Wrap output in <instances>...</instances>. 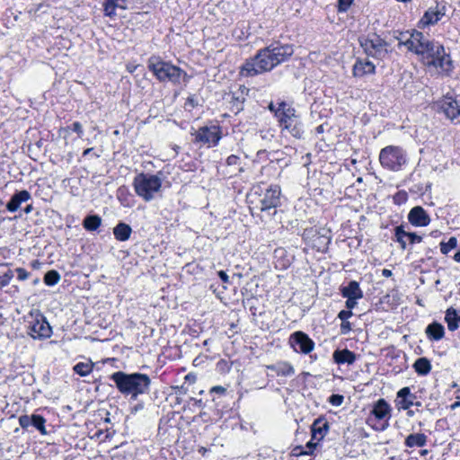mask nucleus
Masks as SVG:
<instances>
[{
    "label": "nucleus",
    "mask_w": 460,
    "mask_h": 460,
    "mask_svg": "<svg viewBox=\"0 0 460 460\" xmlns=\"http://www.w3.org/2000/svg\"><path fill=\"white\" fill-rule=\"evenodd\" d=\"M457 247V239L455 236L449 238V240L445 243H440V251L443 254H447L451 250Z\"/></svg>",
    "instance_id": "36"
},
{
    "label": "nucleus",
    "mask_w": 460,
    "mask_h": 460,
    "mask_svg": "<svg viewBox=\"0 0 460 460\" xmlns=\"http://www.w3.org/2000/svg\"><path fill=\"white\" fill-rule=\"evenodd\" d=\"M190 104H191V106H194V100L193 98H188V101H187Z\"/></svg>",
    "instance_id": "62"
},
{
    "label": "nucleus",
    "mask_w": 460,
    "mask_h": 460,
    "mask_svg": "<svg viewBox=\"0 0 460 460\" xmlns=\"http://www.w3.org/2000/svg\"><path fill=\"white\" fill-rule=\"evenodd\" d=\"M147 66L160 82H171L178 84L181 82V78L186 76V73L180 67L163 61L158 57H151L148 59Z\"/></svg>",
    "instance_id": "5"
},
{
    "label": "nucleus",
    "mask_w": 460,
    "mask_h": 460,
    "mask_svg": "<svg viewBox=\"0 0 460 460\" xmlns=\"http://www.w3.org/2000/svg\"><path fill=\"white\" fill-rule=\"evenodd\" d=\"M93 148H87L84 151L83 155L85 156L92 152Z\"/></svg>",
    "instance_id": "59"
},
{
    "label": "nucleus",
    "mask_w": 460,
    "mask_h": 460,
    "mask_svg": "<svg viewBox=\"0 0 460 460\" xmlns=\"http://www.w3.org/2000/svg\"><path fill=\"white\" fill-rule=\"evenodd\" d=\"M239 160L240 158L237 155H231L226 159V164L229 166L235 165L238 164Z\"/></svg>",
    "instance_id": "49"
},
{
    "label": "nucleus",
    "mask_w": 460,
    "mask_h": 460,
    "mask_svg": "<svg viewBox=\"0 0 460 460\" xmlns=\"http://www.w3.org/2000/svg\"><path fill=\"white\" fill-rule=\"evenodd\" d=\"M397 40L399 41V46L403 45L406 47V42H408V40L410 41L411 40V33L409 34L408 31L400 33V36L397 37Z\"/></svg>",
    "instance_id": "44"
},
{
    "label": "nucleus",
    "mask_w": 460,
    "mask_h": 460,
    "mask_svg": "<svg viewBox=\"0 0 460 460\" xmlns=\"http://www.w3.org/2000/svg\"><path fill=\"white\" fill-rule=\"evenodd\" d=\"M428 453V450H422L421 455H426Z\"/></svg>",
    "instance_id": "64"
},
{
    "label": "nucleus",
    "mask_w": 460,
    "mask_h": 460,
    "mask_svg": "<svg viewBox=\"0 0 460 460\" xmlns=\"http://www.w3.org/2000/svg\"><path fill=\"white\" fill-rule=\"evenodd\" d=\"M294 53L290 44L272 43L261 49L254 57L245 60L240 67V75L245 77H252L270 72L279 64L287 61Z\"/></svg>",
    "instance_id": "1"
},
{
    "label": "nucleus",
    "mask_w": 460,
    "mask_h": 460,
    "mask_svg": "<svg viewBox=\"0 0 460 460\" xmlns=\"http://www.w3.org/2000/svg\"><path fill=\"white\" fill-rule=\"evenodd\" d=\"M408 221L414 226H427L430 223V217L422 207L416 206L410 210Z\"/></svg>",
    "instance_id": "18"
},
{
    "label": "nucleus",
    "mask_w": 460,
    "mask_h": 460,
    "mask_svg": "<svg viewBox=\"0 0 460 460\" xmlns=\"http://www.w3.org/2000/svg\"><path fill=\"white\" fill-rule=\"evenodd\" d=\"M401 199H403L405 200L406 199V194L405 193H398L395 197H394V201L395 202H400Z\"/></svg>",
    "instance_id": "53"
},
{
    "label": "nucleus",
    "mask_w": 460,
    "mask_h": 460,
    "mask_svg": "<svg viewBox=\"0 0 460 460\" xmlns=\"http://www.w3.org/2000/svg\"><path fill=\"white\" fill-rule=\"evenodd\" d=\"M266 367L275 372L278 376H291L295 374L294 367L287 361H278L275 364L266 366Z\"/></svg>",
    "instance_id": "21"
},
{
    "label": "nucleus",
    "mask_w": 460,
    "mask_h": 460,
    "mask_svg": "<svg viewBox=\"0 0 460 460\" xmlns=\"http://www.w3.org/2000/svg\"><path fill=\"white\" fill-rule=\"evenodd\" d=\"M32 208H32V205H28V206H26V208H24V212H25L26 214H28V213L31 212Z\"/></svg>",
    "instance_id": "57"
},
{
    "label": "nucleus",
    "mask_w": 460,
    "mask_h": 460,
    "mask_svg": "<svg viewBox=\"0 0 460 460\" xmlns=\"http://www.w3.org/2000/svg\"><path fill=\"white\" fill-rule=\"evenodd\" d=\"M131 234H132L131 226L123 222H119L113 228L114 237L119 242L128 241L130 238Z\"/></svg>",
    "instance_id": "28"
},
{
    "label": "nucleus",
    "mask_w": 460,
    "mask_h": 460,
    "mask_svg": "<svg viewBox=\"0 0 460 460\" xmlns=\"http://www.w3.org/2000/svg\"><path fill=\"white\" fill-rule=\"evenodd\" d=\"M353 1L354 0H338L339 12H346L350 7Z\"/></svg>",
    "instance_id": "42"
},
{
    "label": "nucleus",
    "mask_w": 460,
    "mask_h": 460,
    "mask_svg": "<svg viewBox=\"0 0 460 460\" xmlns=\"http://www.w3.org/2000/svg\"><path fill=\"white\" fill-rule=\"evenodd\" d=\"M111 379L115 383L119 393L126 396L129 395L134 400L138 395L146 394L151 385L150 377L142 373L127 374L118 371L111 376Z\"/></svg>",
    "instance_id": "3"
},
{
    "label": "nucleus",
    "mask_w": 460,
    "mask_h": 460,
    "mask_svg": "<svg viewBox=\"0 0 460 460\" xmlns=\"http://www.w3.org/2000/svg\"><path fill=\"white\" fill-rule=\"evenodd\" d=\"M379 161L384 168L397 172L406 164L407 156L402 148L388 146L380 151Z\"/></svg>",
    "instance_id": "7"
},
{
    "label": "nucleus",
    "mask_w": 460,
    "mask_h": 460,
    "mask_svg": "<svg viewBox=\"0 0 460 460\" xmlns=\"http://www.w3.org/2000/svg\"><path fill=\"white\" fill-rule=\"evenodd\" d=\"M28 334L33 339L45 340L51 336L52 328L43 314H37L29 322Z\"/></svg>",
    "instance_id": "11"
},
{
    "label": "nucleus",
    "mask_w": 460,
    "mask_h": 460,
    "mask_svg": "<svg viewBox=\"0 0 460 460\" xmlns=\"http://www.w3.org/2000/svg\"><path fill=\"white\" fill-rule=\"evenodd\" d=\"M357 298H347L346 307L349 310L353 309L357 305Z\"/></svg>",
    "instance_id": "50"
},
{
    "label": "nucleus",
    "mask_w": 460,
    "mask_h": 460,
    "mask_svg": "<svg viewBox=\"0 0 460 460\" xmlns=\"http://www.w3.org/2000/svg\"><path fill=\"white\" fill-rule=\"evenodd\" d=\"M32 415H22L19 417V424L22 429H27L31 425Z\"/></svg>",
    "instance_id": "40"
},
{
    "label": "nucleus",
    "mask_w": 460,
    "mask_h": 460,
    "mask_svg": "<svg viewBox=\"0 0 460 460\" xmlns=\"http://www.w3.org/2000/svg\"><path fill=\"white\" fill-rule=\"evenodd\" d=\"M31 198V196L28 190L18 191L12 196L10 201L6 204V208L10 212H14L18 210L22 202L28 201Z\"/></svg>",
    "instance_id": "20"
},
{
    "label": "nucleus",
    "mask_w": 460,
    "mask_h": 460,
    "mask_svg": "<svg viewBox=\"0 0 460 460\" xmlns=\"http://www.w3.org/2000/svg\"><path fill=\"white\" fill-rule=\"evenodd\" d=\"M332 358L337 364H349L352 365L356 360V355L354 352L344 349H336L332 354Z\"/></svg>",
    "instance_id": "22"
},
{
    "label": "nucleus",
    "mask_w": 460,
    "mask_h": 460,
    "mask_svg": "<svg viewBox=\"0 0 460 460\" xmlns=\"http://www.w3.org/2000/svg\"><path fill=\"white\" fill-rule=\"evenodd\" d=\"M413 367L419 375L426 376L431 370V364L427 358H420L415 361Z\"/></svg>",
    "instance_id": "31"
},
{
    "label": "nucleus",
    "mask_w": 460,
    "mask_h": 460,
    "mask_svg": "<svg viewBox=\"0 0 460 460\" xmlns=\"http://www.w3.org/2000/svg\"><path fill=\"white\" fill-rule=\"evenodd\" d=\"M280 193L281 190L279 185H271L260 199L258 208L262 212L276 209L280 204ZM275 212L276 210H274Z\"/></svg>",
    "instance_id": "13"
},
{
    "label": "nucleus",
    "mask_w": 460,
    "mask_h": 460,
    "mask_svg": "<svg viewBox=\"0 0 460 460\" xmlns=\"http://www.w3.org/2000/svg\"><path fill=\"white\" fill-rule=\"evenodd\" d=\"M105 15L112 17L116 15V9L126 10L128 8L127 0H105L104 4Z\"/></svg>",
    "instance_id": "26"
},
{
    "label": "nucleus",
    "mask_w": 460,
    "mask_h": 460,
    "mask_svg": "<svg viewBox=\"0 0 460 460\" xmlns=\"http://www.w3.org/2000/svg\"><path fill=\"white\" fill-rule=\"evenodd\" d=\"M59 280H60V275L55 270H49L44 276V283L47 286H54V285L58 284L59 282Z\"/></svg>",
    "instance_id": "35"
},
{
    "label": "nucleus",
    "mask_w": 460,
    "mask_h": 460,
    "mask_svg": "<svg viewBox=\"0 0 460 460\" xmlns=\"http://www.w3.org/2000/svg\"><path fill=\"white\" fill-rule=\"evenodd\" d=\"M445 321L447 323L448 330L455 332L459 327L460 313L454 307H449L446 311Z\"/></svg>",
    "instance_id": "29"
},
{
    "label": "nucleus",
    "mask_w": 460,
    "mask_h": 460,
    "mask_svg": "<svg viewBox=\"0 0 460 460\" xmlns=\"http://www.w3.org/2000/svg\"><path fill=\"white\" fill-rule=\"evenodd\" d=\"M370 414L367 423L370 424L375 420L376 423L372 425L374 429L384 431L388 429L389 420L392 416V407L385 399L381 398L373 404Z\"/></svg>",
    "instance_id": "8"
},
{
    "label": "nucleus",
    "mask_w": 460,
    "mask_h": 460,
    "mask_svg": "<svg viewBox=\"0 0 460 460\" xmlns=\"http://www.w3.org/2000/svg\"><path fill=\"white\" fill-rule=\"evenodd\" d=\"M428 437L424 433H411L408 435L404 440L407 447H422L426 446Z\"/></svg>",
    "instance_id": "27"
},
{
    "label": "nucleus",
    "mask_w": 460,
    "mask_h": 460,
    "mask_svg": "<svg viewBox=\"0 0 460 460\" xmlns=\"http://www.w3.org/2000/svg\"><path fill=\"white\" fill-rule=\"evenodd\" d=\"M93 368V364L89 362H79L74 367V371L81 376H86Z\"/></svg>",
    "instance_id": "34"
},
{
    "label": "nucleus",
    "mask_w": 460,
    "mask_h": 460,
    "mask_svg": "<svg viewBox=\"0 0 460 460\" xmlns=\"http://www.w3.org/2000/svg\"><path fill=\"white\" fill-rule=\"evenodd\" d=\"M376 66L370 61H360L358 60L353 66V75L361 77L365 75H371L375 73Z\"/></svg>",
    "instance_id": "23"
},
{
    "label": "nucleus",
    "mask_w": 460,
    "mask_h": 460,
    "mask_svg": "<svg viewBox=\"0 0 460 460\" xmlns=\"http://www.w3.org/2000/svg\"><path fill=\"white\" fill-rule=\"evenodd\" d=\"M352 312L351 310H341L339 314H338V318L341 320V322H344V321H347V319H349V317L352 316Z\"/></svg>",
    "instance_id": "46"
},
{
    "label": "nucleus",
    "mask_w": 460,
    "mask_h": 460,
    "mask_svg": "<svg viewBox=\"0 0 460 460\" xmlns=\"http://www.w3.org/2000/svg\"><path fill=\"white\" fill-rule=\"evenodd\" d=\"M438 43L430 41L422 32L414 31L411 32V40L406 42V48L426 58L432 54Z\"/></svg>",
    "instance_id": "10"
},
{
    "label": "nucleus",
    "mask_w": 460,
    "mask_h": 460,
    "mask_svg": "<svg viewBox=\"0 0 460 460\" xmlns=\"http://www.w3.org/2000/svg\"><path fill=\"white\" fill-rule=\"evenodd\" d=\"M358 41L360 47L368 57L383 59L388 54L387 42L376 33L361 36Z\"/></svg>",
    "instance_id": "9"
},
{
    "label": "nucleus",
    "mask_w": 460,
    "mask_h": 460,
    "mask_svg": "<svg viewBox=\"0 0 460 460\" xmlns=\"http://www.w3.org/2000/svg\"><path fill=\"white\" fill-rule=\"evenodd\" d=\"M406 237L411 244L419 243L422 241V237L415 233L406 232Z\"/></svg>",
    "instance_id": "43"
},
{
    "label": "nucleus",
    "mask_w": 460,
    "mask_h": 460,
    "mask_svg": "<svg viewBox=\"0 0 460 460\" xmlns=\"http://www.w3.org/2000/svg\"><path fill=\"white\" fill-rule=\"evenodd\" d=\"M323 237L325 239V244L327 245L331 242V237L325 236L324 234L323 235Z\"/></svg>",
    "instance_id": "60"
},
{
    "label": "nucleus",
    "mask_w": 460,
    "mask_h": 460,
    "mask_svg": "<svg viewBox=\"0 0 460 460\" xmlns=\"http://www.w3.org/2000/svg\"><path fill=\"white\" fill-rule=\"evenodd\" d=\"M341 295L346 298L360 299L363 297V292L359 288V284L355 280L350 281L348 286L341 288Z\"/></svg>",
    "instance_id": "25"
},
{
    "label": "nucleus",
    "mask_w": 460,
    "mask_h": 460,
    "mask_svg": "<svg viewBox=\"0 0 460 460\" xmlns=\"http://www.w3.org/2000/svg\"><path fill=\"white\" fill-rule=\"evenodd\" d=\"M416 399V394L411 392L410 387L405 386L397 392L394 403L398 410H408L413 406Z\"/></svg>",
    "instance_id": "17"
},
{
    "label": "nucleus",
    "mask_w": 460,
    "mask_h": 460,
    "mask_svg": "<svg viewBox=\"0 0 460 460\" xmlns=\"http://www.w3.org/2000/svg\"><path fill=\"white\" fill-rule=\"evenodd\" d=\"M212 392H217V393H224L226 391V389L222 386H214L212 389H211Z\"/></svg>",
    "instance_id": "54"
},
{
    "label": "nucleus",
    "mask_w": 460,
    "mask_h": 460,
    "mask_svg": "<svg viewBox=\"0 0 460 460\" xmlns=\"http://www.w3.org/2000/svg\"><path fill=\"white\" fill-rule=\"evenodd\" d=\"M438 107L447 119L454 121L460 116V95H446L438 102Z\"/></svg>",
    "instance_id": "14"
},
{
    "label": "nucleus",
    "mask_w": 460,
    "mask_h": 460,
    "mask_svg": "<svg viewBox=\"0 0 460 460\" xmlns=\"http://www.w3.org/2000/svg\"><path fill=\"white\" fill-rule=\"evenodd\" d=\"M382 274L384 277H386V278H389L392 276V271L390 270H387V269H384L383 271H382Z\"/></svg>",
    "instance_id": "55"
},
{
    "label": "nucleus",
    "mask_w": 460,
    "mask_h": 460,
    "mask_svg": "<svg viewBox=\"0 0 460 460\" xmlns=\"http://www.w3.org/2000/svg\"><path fill=\"white\" fill-rule=\"evenodd\" d=\"M276 117L282 131L288 132L296 138H301L304 134L303 123L296 110L285 102L278 103Z\"/></svg>",
    "instance_id": "4"
},
{
    "label": "nucleus",
    "mask_w": 460,
    "mask_h": 460,
    "mask_svg": "<svg viewBox=\"0 0 460 460\" xmlns=\"http://www.w3.org/2000/svg\"><path fill=\"white\" fill-rule=\"evenodd\" d=\"M195 143L217 146L221 139V131L217 127H202L193 134Z\"/></svg>",
    "instance_id": "15"
},
{
    "label": "nucleus",
    "mask_w": 460,
    "mask_h": 460,
    "mask_svg": "<svg viewBox=\"0 0 460 460\" xmlns=\"http://www.w3.org/2000/svg\"><path fill=\"white\" fill-rule=\"evenodd\" d=\"M217 274H218V277L220 278V279L224 283H228L229 282V277H228V275L224 270L218 271Z\"/></svg>",
    "instance_id": "51"
},
{
    "label": "nucleus",
    "mask_w": 460,
    "mask_h": 460,
    "mask_svg": "<svg viewBox=\"0 0 460 460\" xmlns=\"http://www.w3.org/2000/svg\"><path fill=\"white\" fill-rule=\"evenodd\" d=\"M269 110L276 115V111L278 110V106H275L272 102L269 105Z\"/></svg>",
    "instance_id": "56"
},
{
    "label": "nucleus",
    "mask_w": 460,
    "mask_h": 460,
    "mask_svg": "<svg viewBox=\"0 0 460 460\" xmlns=\"http://www.w3.org/2000/svg\"><path fill=\"white\" fill-rule=\"evenodd\" d=\"M17 278L19 280H25L29 278L30 273L23 268H17Z\"/></svg>",
    "instance_id": "45"
},
{
    "label": "nucleus",
    "mask_w": 460,
    "mask_h": 460,
    "mask_svg": "<svg viewBox=\"0 0 460 460\" xmlns=\"http://www.w3.org/2000/svg\"><path fill=\"white\" fill-rule=\"evenodd\" d=\"M351 331V324L348 321L341 322V334H347Z\"/></svg>",
    "instance_id": "48"
},
{
    "label": "nucleus",
    "mask_w": 460,
    "mask_h": 460,
    "mask_svg": "<svg viewBox=\"0 0 460 460\" xmlns=\"http://www.w3.org/2000/svg\"><path fill=\"white\" fill-rule=\"evenodd\" d=\"M13 277V273L11 270H7L5 272L0 274V288L7 286Z\"/></svg>",
    "instance_id": "38"
},
{
    "label": "nucleus",
    "mask_w": 460,
    "mask_h": 460,
    "mask_svg": "<svg viewBox=\"0 0 460 460\" xmlns=\"http://www.w3.org/2000/svg\"><path fill=\"white\" fill-rule=\"evenodd\" d=\"M394 231H395L394 234H395L396 242H398L400 243L401 248L402 250H405L406 249L405 238H407L406 231H404L402 226H396Z\"/></svg>",
    "instance_id": "37"
},
{
    "label": "nucleus",
    "mask_w": 460,
    "mask_h": 460,
    "mask_svg": "<svg viewBox=\"0 0 460 460\" xmlns=\"http://www.w3.org/2000/svg\"><path fill=\"white\" fill-rule=\"evenodd\" d=\"M406 411H407V416H408V417H413V416H414V414H415V411L411 410V409H408V410H406Z\"/></svg>",
    "instance_id": "58"
},
{
    "label": "nucleus",
    "mask_w": 460,
    "mask_h": 460,
    "mask_svg": "<svg viewBox=\"0 0 460 460\" xmlns=\"http://www.w3.org/2000/svg\"><path fill=\"white\" fill-rule=\"evenodd\" d=\"M344 397L341 394H332L329 397V402L334 406H340L343 402Z\"/></svg>",
    "instance_id": "41"
},
{
    "label": "nucleus",
    "mask_w": 460,
    "mask_h": 460,
    "mask_svg": "<svg viewBox=\"0 0 460 460\" xmlns=\"http://www.w3.org/2000/svg\"><path fill=\"white\" fill-rule=\"evenodd\" d=\"M330 425L325 417L321 416L314 420L311 426L312 439L321 441L328 433Z\"/></svg>",
    "instance_id": "19"
},
{
    "label": "nucleus",
    "mask_w": 460,
    "mask_h": 460,
    "mask_svg": "<svg viewBox=\"0 0 460 460\" xmlns=\"http://www.w3.org/2000/svg\"><path fill=\"white\" fill-rule=\"evenodd\" d=\"M136 193L145 201L149 202L155 199L162 187V180L155 174L139 173L133 180Z\"/></svg>",
    "instance_id": "6"
},
{
    "label": "nucleus",
    "mask_w": 460,
    "mask_h": 460,
    "mask_svg": "<svg viewBox=\"0 0 460 460\" xmlns=\"http://www.w3.org/2000/svg\"><path fill=\"white\" fill-rule=\"evenodd\" d=\"M444 15V13H441L440 11L433 10L429 8L427 10L421 18L420 22L424 25H431L437 23L441 17Z\"/></svg>",
    "instance_id": "30"
},
{
    "label": "nucleus",
    "mask_w": 460,
    "mask_h": 460,
    "mask_svg": "<svg viewBox=\"0 0 460 460\" xmlns=\"http://www.w3.org/2000/svg\"><path fill=\"white\" fill-rule=\"evenodd\" d=\"M425 333L430 341H440L445 335L444 326L433 322L426 327Z\"/></svg>",
    "instance_id": "24"
},
{
    "label": "nucleus",
    "mask_w": 460,
    "mask_h": 460,
    "mask_svg": "<svg viewBox=\"0 0 460 460\" xmlns=\"http://www.w3.org/2000/svg\"><path fill=\"white\" fill-rule=\"evenodd\" d=\"M101 224L102 218L98 215L87 216L83 221V226L87 231H95L100 227Z\"/></svg>",
    "instance_id": "32"
},
{
    "label": "nucleus",
    "mask_w": 460,
    "mask_h": 460,
    "mask_svg": "<svg viewBox=\"0 0 460 460\" xmlns=\"http://www.w3.org/2000/svg\"><path fill=\"white\" fill-rule=\"evenodd\" d=\"M289 343L295 351L304 354L310 353L314 349V342L303 332H296L291 334Z\"/></svg>",
    "instance_id": "16"
},
{
    "label": "nucleus",
    "mask_w": 460,
    "mask_h": 460,
    "mask_svg": "<svg viewBox=\"0 0 460 460\" xmlns=\"http://www.w3.org/2000/svg\"><path fill=\"white\" fill-rule=\"evenodd\" d=\"M294 53L290 44L272 43L261 49L254 57L245 60L240 67V75L245 77H252L270 72L279 64L287 61Z\"/></svg>",
    "instance_id": "2"
},
{
    "label": "nucleus",
    "mask_w": 460,
    "mask_h": 460,
    "mask_svg": "<svg viewBox=\"0 0 460 460\" xmlns=\"http://www.w3.org/2000/svg\"><path fill=\"white\" fill-rule=\"evenodd\" d=\"M413 406L420 407V406H421V402L420 401L415 400V403H413Z\"/></svg>",
    "instance_id": "63"
},
{
    "label": "nucleus",
    "mask_w": 460,
    "mask_h": 460,
    "mask_svg": "<svg viewBox=\"0 0 460 460\" xmlns=\"http://www.w3.org/2000/svg\"><path fill=\"white\" fill-rule=\"evenodd\" d=\"M243 101H244V97L243 96V93H241V94L238 96H235V93H234L233 109H235L236 112L243 110Z\"/></svg>",
    "instance_id": "39"
},
{
    "label": "nucleus",
    "mask_w": 460,
    "mask_h": 460,
    "mask_svg": "<svg viewBox=\"0 0 460 460\" xmlns=\"http://www.w3.org/2000/svg\"><path fill=\"white\" fill-rule=\"evenodd\" d=\"M427 64L439 67L446 75H450L454 70L453 61L448 54L446 53L442 45L438 44L432 54L427 58Z\"/></svg>",
    "instance_id": "12"
},
{
    "label": "nucleus",
    "mask_w": 460,
    "mask_h": 460,
    "mask_svg": "<svg viewBox=\"0 0 460 460\" xmlns=\"http://www.w3.org/2000/svg\"><path fill=\"white\" fill-rule=\"evenodd\" d=\"M72 130L76 132L79 137H82L83 136V127L82 124L78 121H75L72 124Z\"/></svg>",
    "instance_id": "47"
},
{
    "label": "nucleus",
    "mask_w": 460,
    "mask_h": 460,
    "mask_svg": "<svg viewBox=\"0 0 460 460\" xmlns=\"http://www.w3.org/2000/svg\"><path fill=\"white\" fill-rule=\"evenodd\" d=\"M458 406H460V402H456L455 403H453V404L451 405V408H452V409H456V407H458Z\"/></svg>",
    "instance_id": "61"
},
{
    "label": "nucleus",
    "mask_w": 460,
    "mask_h": 460,
    "mask_svg": "<svg viewBox=\"0 0 460 460\" xmlns=\"http://www.w3.org/2000/svg\"><path fill=\"white\" fill-rule=\"evenodd\" d=\"M46 419L39 414H32L31 426L36 428L41 435H47L48 431L45 427Z\"/></svg>",
    "instance_id": "33"
},
{
    "label": "nucleus",
    "mask_w": 460,
    "mask_h": 460,
    "mask_svg": "<svg viewBox=\"0 0 460 460\" xmlns=\"http://www.w3.org/2000/svg\"><path fill=\"white\" fill-rule=\"evenodd\" d=\"M317 441L316 440H313L311 438V440L306 444V447L310 449V450H313L314 448H315L316 445H317Z\"/></svg>",
    "instance_id": "52"
}]
</instances>
